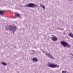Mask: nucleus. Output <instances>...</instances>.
Wrapping results in <instances>:
<instances>
[{
	"mask_svg": "<svg viewBox=\"0 0 73 73\" xmlns=\"http://www.w3.org/2000/svg\"><path fill=\"white\" fill-rule=\"evenodd\" d=\"M16 27L15 25H10L9 26H6V29L7 31H8L9 30L11 31H13V33H14L16 31Z\"/></svg>",
	"mask_w": 73,
	"mask_h": 73,
	"instance_id": "nucleus-1",
	"label": "nucleus"
},
{
	"mask_svg": "<svg viewBox=\"0 0 73 73\" xmlns=\"http://www.w3.org/2000/svg\"><path fill=\"white\" fill-rule=\"evenodd\" d=\"M25 6L27 7H31V8H37L38 7V5L34 3H31L26 5Z\"/></svg>",
	"mask_w": 73,
	"mask_h": 73,
	"instance_id": "nucleus-2",
	"label": "nucleus"
},
{
	"mask_svg": "<svg viewBox=\"0 0 73 73\" xmlns=\"http://www.w3.org/2000/svg\"><path fill=\"white\" fill-rule=\"evenodd\" d=\"M61 44L63 45L64 47H67L68 48H70V44H68V43L65 41H61Z\"/></svg>",
	"mask_w": 73,
	"mask_h": 73,
	"instance_id": "nucleus-3",
	"label": "nucleus"
},
{
	"mask_svg": "<svg viewBox=\"0 0 73 73\" xmlns=\"http://www.w3.org/2000/svg\"><path fill=\"white\" fill-rule=\"evenodd\" d=\"M48 66L51 68H58L59 67L58 65L53 64H49Z\"/></svg>",
	"mask_w": 73,
	"mask_h": 73,
	"instance_id": "nucleus-4",
	"label": "nucleus"
},
{
	"mask_svg": "<svg viewBox=\"0 0 73 73\" xmlns=\"http://www.w3.org/2000/svg\"><path fill=\"white\" fill-rule=\"evenodd\" d=\"M45 55H46V56H47L48 57H50V58H51L52 59H53V58H53L50 53H46L45 54Z\"/></svg>",
	"mask_w": 73,
	"mask_h": 73,
	"instance_id": "nucleus-5",
	"label": "nucleus"
},
{
	"mask_svg": "<svg viewBox=\"0 0 73 73\" xmlns=\"http://www.w3.org/2000/svg\"><path fill=\"white\" fill-rule=\"evenodd\" d=\"M51 39L53 41H57V38L55 36H53L51 38Z\"/></svg>",
	"mask_w": 73,
	"mask_h": 73,
	"instance_id": "nucleus-6",
	"label": "nucleus"
},
{
	"mask_svg": "<svg viewBox=\"0 0 73 73\" xmlns=\"http://www.w3.org/2000/svg\"><path fill=\"white\" fill-rule=\"evenodd\" d=\"M68 35L71 37H72L73 38V34L72 33H69L68 34Z\"/></svg>",
	"mask_w": 73,
	"mask_h": 73,
	"instance_id": "nucleus-7",
	"label": "nucleus"
},
{
	"mask_svg": "<svg viewBox=\"0 0 73 73\" xmlns=\"http://www.w3.org/2000/svg\"><path fill=\"white\" fill-rule=\"evenodd\" d=\"M33 61H35V62L37 61V59L36 58H33Z\"/></svg>",
	"mask_w": 73,
	"mask_h": 73,
	"instance_id": "nucleus-8",
	"label": "nucleus"
},
{
	"mask_svg": "<svg viewBox=\"0 0 73 73\" xmlns=\"http://www.w3.org/2000/svg\"><path fill=\"white\" fill-rule=\"evenodd\" d=\"M5 12L4 11H0V14H1V15H3L4 13Z\"/></svg>",
	"mask_w": 73,
	"mask_h": 73,
	"instance_id": "nucleus-9",
	"label": "nucleus"
},
{
	"mask_svg": "<svg viewBox=\"0 0 73 73\" xmlns=\"http://www.w3.org/2000/svg\"><path fill=\"white\" fill-rule=\"evenodd\" d=\"M40 6L42 8H44V9H45V7L42 5H40Z\"/></svg>",
	"mask_w": 73,
	"mask_h": 73,
	"instance_id": "nucleus-10",
	"label": "nucleus"
},
{
	"mask_svg": "<svg viewBox=\"0 0 73 73\" xmlns=\"http://www.w3.org/2000/svg\"><path fill=\"white\" fill-rule=\"evenodd\" d=\"M15 15L17 17H20V15L19 14L16 13L15 14Z\"/></svg>",
	"mask_w": 73,
	"mask_h": 73,
	"instance_id": "nucleus-11",
	"label": "nucleus"
},
{
	"mask_svg": "<svg viewBox=\"0 0 73 73\" xmlns=\"http://www.w3.org/2000/svg\"><path fill=\"white\" fill-rule=\"evenodd\" d=\"M2 64L3 65H7V64L4 62H3L2 63Z\"/></svg>",
	"mask_w": 73,
	"mask_h": 73,
	"instance_id": "nucleus-12",
	"label": "nucleus"
},
{
	"mask_svg": "<svg viewBox=\"0 0 73 73\" xmlns=\"http://www.w3.org/2000/svg\"><path fill=\"white\" fill-rule=\"evenodd\" d=\"M66 71H62V73H66Z\"/></svg>",
	"mask_w": 73,
	"mask_h": 73,
	"instance_id": "nucleus-13",
	"label": "nucleus"
},
{
	"mask_svg": "<svg viewBox=\"0 0 73 73\" xmlns=\"http://www.w3.org/2000/svg\"><path fill=\"white\" fill-rule=\"evenodd\" d=\"M16 18L15 17H11V19H16Z\"/></svg>",
	"mask_w": 73,
	"mask_h": 73,
	"instance_id": "nucleus-14",
	"label": "nucleus"
},
{
	"mask_svg": "<svg viewBox=\"0 0 73 73\" xmlns=\"http://www.w3.org/2000/svg\"><path fill=\"white\" fill-rule=\"evenodd\" d=\"M71 54V55H72V56H73V54Z\"/></svg>",
	"mask_w": 73,
	"mask_h": 73,
	"instance_id": "nucleus-15",
	"label": "nucleus"
},
{
	"mask_svg": "<svg viewBox=\"0 0 73 73\" xmlns=\"http://www.w3.org/2000/svg\"><path fill=\"white\" fill-rule=\"evenodd\" d=\"M43 53H44V51H43Z\"/></svg>",
	"mask_w": 73,
	"mask_h": 73,
	"instance_id": "nucleus-16",
	"label": "nucleus"
},
{
	"mask_svg": "<svg viewBox=\"0 0 73 73\" xmlns=\"http://www.w3.org/2000/svg\"><path fill=\"white\" fill-rule=\"evenodd\" d=\"M72 0H70V1H72Z\"/></svg>",
	"mask_w": 73,
	"mask_h": 73,
	"instance_id": "nucleus-17",
	"label": "nucleus"
},
{
	"mask_svg": "<svg viewBox=\"0 0 73 73\" xmlns=\"http://www.w3.org/2000/svg\"><path fill=\"white\" fill-rule=\"evenodd\" d=\"M33 51H34V50H33Z\"/></svg>",
	"mask_w": 73,
	"mask_h": 73,
	"instance_id": "nucleus-18",
	"label": "nucleus"
}]
</instances>
